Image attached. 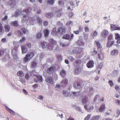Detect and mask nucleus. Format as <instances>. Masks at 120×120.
Listing matches in <instances>:
<instances>
[{
	"label": "nucleus",
	"mask_w": 120,
	"mask_h": 120,
	"mask_svg": "<svg viewBox=\"0 0 120 120\" xmlns=\"http://www.w3.org/2000/svg\"><path fill=\"white\" fill-rule=\"evenodd\" d=\"M38 73L37 72L34 71H32L30 73L31 75L35 76L36 78H34V81L36 82H42V78L41 76L36 75Z\"/></svg>",
	"instance_id": "obj_1"
},
{
	"label": "nucleus",
	"mask_w": 120,
	"mask_h": 120,
	"mask_svg": "<svg viewBox=\"0 0 120 120\" xmlns=\"http://www.w3.org/2000/svg\"><path fill=\"white\" fill-rule=\"evenodd\" d=\"M34 53L33 52L27 53L23 59V62L25 64L29 61L34 56Z\"/></svg>",
	"instance_id": "obj_2"
},
{
	"label": "nucleus",
	"mask_w": 120,
	"mask_h": 120,
	"mask_svg": "<svg viewBox=\"0 0 120 120\" xmlns=\"http://www.w3.org/2000/svg\"><path fill=\"white\" fill-rule=\"evenodd\" d=\"M80 97L82 99V102L83 104L86 105L89 104L88 101V98L87 97L85 96H82Z\"/></svg>",
	"instance_id": "obj_3"
},
{
	"label": "nucleus",
	"mask_w": 120,
	"mask_h": 120,
	"mask_svg": "<svg viewBox=\"0 0 120 120\" xmlns=\"http://www.w3.org/2000/svg\"><path fill=\"white\" fill-rule=\"evenodd\" d=\"M114 43L112 37H109L107 45L108 47H110Z\"/></svg>",
	"instance_id": "obj_4"
},
{
	"label": "nucleus",
	"mask_w": 120,
	"mask_h": 120,
	"mask_svg": "<svg viewBox=\"0 0 120 120\" xmlns=\"http://www.w3.org/2000/svg\"><path fill=\"white\" fill-rule=\"evenodd\" d=\"M90 84H91V83H88L86 84V86L85 87V89L87 90V91H89L90 92H91L94 90L93 88L91 87H90Z\"/></svg>",
	"instance_id": "obj_5"
},
{
	"label": "nucleus",
	"mask_w": 120,
	"mask_h": 120,
	"mask_svg": "<svg viewBox=\"0 0 120 120\" xmlns=\"http://www.w3.org/2000/svg\"><path fill=\"white\" fill-rule=\"evenodd\" d=\"M74 86L77 88L80 89L83 86V83L80 82H76L74 83Z\"/></svg>",
	"instance_id": "obj_6"
},
{
	"label": "nucleus",
	"mask_w": 120,
	"mask_h": 120,
	"mask_svg": "<svg viewBox=\"0 0 120 120\" xmlns=\"http://www.w3.org/2000/svg\"><path fill=\"white\" fill-rule=\"evenodd\" d=\"M45 80L48 85H49L50 84H53L54 83V81L52 78L49 77L46 78Z\"/></svg>",
	"instance_id": "obj_7"
},
{
	"label": "nucleus",
	"mask_w": 120,
	"mask_h": 120,
	"mask_svg": "<svg viewBox=\"0 0 120 120\" xmlns=\"http://www.w3.org/2000/svg\"><path fill=\"white\" fill-rule=\"evenodd\" d=\"M109 34V32L107 30H105L102 31L101 33V36L103 38H105Z\"/></svg>",
	"instance_id": "obj_8"
},
{
	"label": "nucleus",
	"mask_w": 120,
	"mask_h": 120,
	"mask_svg": "<svg viewBox=\"0 0 120 120\" xmlns=\"http://www.w3.org/2000/svg\"><path fill=\"white\" fill-rule=\"evenodd\" d=\"M98 47V52H101L102 49V45L100 44V43L98 41H96L95 42Z\"/></svg>",
	"instance_id": "obj_9"
},
{
	"label": "nucleus",
	"mask_w": 120,
	"mask_h": 120,
	"mask_svg": "<svg viewBox=\"0 0 120 120\" xmlns=\"http://www.w3.org/2000/svg\"><path fill=\"white\" fill-rule=\"evenodd\" d=\"M29 17L27 15H24L23 16V18L21 20V21L22 23H24L26 21H27L28 22H29Z\"/></svg>",
	"instance_id": "obj_10"
},
{
	"label": "nucleus",
	"mask_w": 120,
	"mask_h": 120,
	"mask_svg": "<svg viewBox=\"0 0 120 120\" xmlns=\"http://www.w3.org/2000/svg\"><path fill=\"white\" fill-rule=\"evenodd\" d=\"M94 102H100L101 101V98L99 95H97L95 96L94 98Z\"/></svg>",
	"instance_id": "obj_11"
},
{
	"label": "nucleus",
	"mask_w": 120,
	"mask_h": 120,
	"mask_svg": "<svg viewBox=\"0 0 120 120\" xmlns=\"http://www.w3.org/2000/svg\"><path fill=\"white\" fill-rule=\"evenodd\" d=\"M111 27L112 30H120V27L117 26L115 25L111 24Z\"/></svg>",
	"instance_id": "obj_12"
},
{
	"label": "nucleus",
	"mask_w": 120,
	"mask_h": 120,
	"mask_svg": "<svg viewBox=\"0 0 120 120\" xmlns=\"http://www.w3.org/2000/svg\"><path fill=\"white\" fill-rule=\"evenodd\" d=\"M94 63L93 61H90L87 64V66L88 68H91L94 66Z\"/></svg>",
	"instance_id": "obj_13"
},
{
	"label": "nucleus",
	"mask_w": 120,
	"mask_h": 120,
	"mask_svg": "<svg viewBox=\"0 0 120 120\" xmlns=\"http://www.w3.org/2000/svg\"><path fill=\"white\" fill-rule=\"evenodd\" d=\"M68 79H65L62 81L61 83V85L65 87L68 84Z\"/></svg>",
	"instance_id": "obj_14"
},
{
	"label": "nucleus",
	"mask_w": 120,
	"mask_h": 120,
	"mask_svg": "<svg viewBox=\"0 0 120 120\" xmlns=\"http://www.w3.org/2000/svg\"><path fill=\"white\" fill-rule=\"evenodd\" d=\"M115 39L117 40V42L118 44H120V35L118 33L115 34Z\"/></svg>",
	"instance_id": "obj_15"
},
{
	"label": "nucleus",
	"mask_w": 120,
	"mask_h": 120,
	"mask_svg": "<svg viewBox=\"0 0 120 120\" xmlns=\"http://www.w3.org/2000/svg\"><path fill=\"white\" fill-rule=\"evenodd\" d=\"M65 32V30L64 28H59L57 32L60 34H63Z\"/></svg>",
	"instance_id": "obj_16"
},
{
	"label": "nucleus",
	"mask_w": 120,
	"mask_h": 120,
	"mask_svg": "<svg viewBox=\"0 0 120 120\" xmlns=\"http://www.w3.org/2000/svg\"><path fill=\"white\" fill-rule=\"evenodd\" d=\"M84 107L85 109L88 111H90V110L93 109L94 108L93 106H90L88 105V104L84 105Z\"/></svg>",
	"instance_id": "obj_17"
},
{
	"label": "nucleus",
	"mask_w": 120,
	"mask_h": 120,
	"mask_svg": "<svg viewBox=\"0 0 120 120\" xmlns=\"http://www.w3.org/2000/svg\"><path fill=\"white\" fill-rule=\"evenodd\" d=\"M21 48L22 53H26L28 51V49L25 46H22L21 47Z\"/></svg>",
	"instance_id": "obj_18"
},
{
	"label": "nucleus",
	"mask_w": 120,
	"mask_h": 120,
	"mask_svg": "<svg viewBox=\"0 0 120 120\" xmlns=\"http://www.w3.org/2000/svg\"><path fill=\"white\" fill-rule=\"evenodd\" d=\"M38 16H34L32 18L29 17V22L31 23L33 22L36 21L37 20Z\"/></svg>",
	"instance_id": "obj_19"
},
{
	"label": "nucleus",
	"mask_w": 120,
	"mask_h": 120,
	"mask_svg": "<svg viewBox=\"0 0 120 120\" xmlns=\"http://www.w3.org/2000/svg\"><path fill=\"white\" fill-rule=\"evenodd\" d=\"M31 11V9L30 8H29L24 10L22 12V15H24L26 13L28 14L30 13Z\"/></svg>",
	"instance_id": "obj_20"
},
{
	"label": "nucleus",
	"mask_w": 120,
	"mask_h": 120,
	"mask_svg": "<svg viewBox=\"0 0 120 120\" xmlns=\"http://www.w3.org/2000/svg\"><path fill=\"white\" fill-rule=\"evenodd\" d=\"M62 11L61 9H58L56 10V16L57 17H60L62 14L63 13L61 12Z\"/></svg>",
	"instance_id": "obj_21"
},
{
	"label": "nucleus",
	"mask_w": 120,
	"mask_h": 120,
	"mask_svg": "<svg viewBox=\"0 0 120 120\" xmlns=\"http://www.w3.org/2000/svg\"><path fill=\"white\" fill-rule=\"evenodd\" d=\"M118 53V50H114L111 51L110 53L112 55L115 56L117 55Z\"/></svg>",
	"instance_id": "obj_22"
},
{
	"label": "nucleus",
	"mask_w": 120,
	"mask_h": 120,
	"mask_svg": "<svg viewBox=\"0 0 120 120\" xmlns=\"http://www.w3.org/2000/svg\"><path fill=\"white\" fill-rule=\"evenodd\" d=\"M63 93L65 97L70 96L71 95V94H69V93L66 90H64L63 91Z\"/></svg>",
	"instance_id": "obj_23"
},
{
	"label": "nucleus",
	"mask_w": 120,
	"mask_h": 120,
	"mask_svg": "<svg viewBox=\"0 0 120 120\" xmlns=\"http://www.w3.org/2000/svg\"><path fill=\"white\" fill-rule=\"evenodd\" d=\"M54 71V69L53 67H51L48 68L47 70V72L49 74H51L53 73Z\"/></svg>",
	"instance_id": "obj_24"
},
{
	"label": "nucleus",
	"mask_w": 120,
	"mask_h": 120,
	"mask_svg": "<svg viewBox=\"0 0 120 120\" xmlns=\"http://www.w3.org/2000/svg\"><path fill=\"white\" fill-rule=\"evenodd\" d=\"M105 109V105H102L98 110L99 112H101L103 111Z\"/></svg>",
	"instance_id": "obj_25"
},
{
	"label": "nucleus",
	"mask_w": 120,
	"mask_h": 120,
	"mask_svg": "<svg viewBox=\"0 0 120 120\" xmlns=\"http://www.w3.org/2000/svg\"><path fill=\"white\" fill-rule=\"evenodd\" d=\"M4 30L2 25L0 23V34H2L4 32Z\"/></svg>",
	"instance_id": "obj_26"
},
{
	"label": "nucleus",
	"mask_w": 120,
	"mask_h": 120,
	"mask_svg": "<svg viewBox=\"0 0 120 120\" xmlns=\"http://www.w3.org/2000/svg\"><path fill=\"white\" fill-rule=\"evenodd\" d=\"M10 24L11 26H18L17 22V21L15 22H10Z\"/></svg>",
	"instance_id": "obj_27"
},
{
	"label": "nucleus",
	"mask_w": 120,
	"mask_h": 120,
	"mask_svg": "<svg viewBox=\"0 0 120 120\" xmlns=\"http://www.w3.org/2000/svg\"><path fill=\"white\" fill-rule=\"evenodd\" d=\"M98 57L99 59L101 60H103L104 58V56L103 53H99L98 54Z\"/></svg>",
	"instance_id": "obj_28"
},
{
	"label": "nucleus",
	"mask_w": 120,
	"mask_h": 120,
	"mask_svg": "<svg viewBox=\"0 0 120 120\" xmlns=\"http://www.w3.org/2000/svg\"><path fill=\"white\" fill-rule=\"evenodd\" d=\"M5 31L6 32H9L10 31V27L7 24H5L4 26Z\"/></svg>",
	"instance_id": "obj_29"
},
{
	"label": "nucleus",
	"mask_w": 120,
	"mask_h": 120,
	"mask_svg": "<svg viewBox=\"0 0 120 120\" xmlns=\"http://www.w3.org/2000/svg\"><path fill=\"white\" fill-rule=\"evenodd\" d=\"M41 45L43 48H46L47 46V43L45 42L41 41Z\"/></svg>",
	"instance_id": "obj_30"
},
{
	"label": "nucleus",
	"mask_w": 120,
	"mask_h": 120,
	"mask_svg": "<svg viewBox=\"0 0 120 120\" xmlns=\"http://www.w3.org/2000/svg\"><path fill=\"white\" fill-rule=\"evenodd\" d=\"M60 74L62 77L64 78L66 76V73L64 70H62L60 71Z\"/></svg>",
	"instance_id": "obj_31"
},
{
	"label": "nucleus",
	"mask_w": 120,
	"mask_h": 120,
	"mask_svg": "<svg viewBox=\"0 0 120 120\" xmlns=\"http://www.w3.org/2000/svg\"><path fill=\"white\" fill-rule=\"evenodd\" d=\"M49 33V30L47 29H46L44 30V33L45 37H46L48 36Z\"/></svg>",
	"instance_id": "obj_32"
},
{
	"label": "nucleus",
	"mask_w": 120,
	"mask_h": 120,
	"mask_svg": "<svg viewBox=\"0 0 120 120\" xmlns=\"http://www.w3.org/2000/svg\"><path fill=\"white\" fill-rule=\"evenodd\" d=\"M48 40L49 42L52 44L55 45L56 44V42L52 38H49Z\"/></svg>",
	"instance_id": "obj_33"
},
{
	"label": "nucleus",
	"mask_w": 120,
	"mask_h": 120,
	"mask_svg": "<svg viewBox=\"0 0 120 120\" xmlns=\"http://www.w3.org/2000/svg\"><path fill=\"white\" fill-rule=\"evenodd\" d=\"M80 63V61L79 60H77L76 61L75 63V67H79V65Z\"/></svg>",
	"instance_id": "obj_34"
},
{
	"label": "nucleus",
	"mask_w": 120,
	"mask_h": 120,
	"mask_svg": "<svg viewBox=\"0 0 120 120\" xmlns=\"http://www.w3.org/2000/svg\"><path fill=\"white\" fill-rule=\"evenodd\" d=\"M75 72L76 73L78 74L81 71V68L80 67H75Z\"/></svg>",
	"instance_id": "obj_35"
},
{
	"label": "nucleus",
	"mask_w": 120,
	"mask_h": 120,
	"mask_svg": "<svg viewBox=\"0 0 120 120\" xmlns=\"http://www.w3.org/2000/svg\"><path fill=\"white\" fill-rule=\"evenodd\" d=\"M17 75L19 76L22 77L24 75V73L22 71H20L18 72L17 73Z\"/></svg>",
	"instance_id": "obj_36"
},
{
	"label": "nucleus",
	"mask_w": 120,
	"mask_h": 120,
	"mask_svg": "<svg viewBox=\"0 0 120 120\" xmlns=\"http://www.w3.org/2000/svg\"><path fill=\"white\" fill-rule=\"evenodd\" d=\"M92 120H99L100 118V116H94L92 118Z\"/></svg>",
	"instance_id": "obj_37"
},
{
	"label": "nucleus",
	"mask_w": 120,
	"mask_h": 120,
	"mask_svg": "<svg viewBox=\"0 0 120 120\" xmlns=\"http://www.w3.org/2000/svg\"><path fill=\"white\" fill-rule=\"evenodd\" d=\"M37 22L39 25H41L42 23V21L41 19L38 17L37 19Z\"/></svg>",
	"instance_id": "obj_38"
},
{
	"label": "nucleus",
	"mask_w": 120,
	"mask_h": 120,
	"mask_svg": "<svg viewBox=\"0 0 120 120\" xmlns=\"http://www.w3.org/2000/svg\"><path fill=\"white\" fill-rule=\"evenodd\" d=\"M53 14L52 13H47L45 14L46 16L48 18H50L53 16Z\"/></svg>",
	"instance_id": "obj_39"
},
{
	"label": "nucleus",
	"mask_w": 120,
	"mask_h": 120,
	"mask_svg": "<svg viewBox=\"0 0 120 120\" xmlns=\"http://www.w3.org/2000/svg\"><path fill=\"white\" fill-rule=\"evenodd\" d=\"M70 37V36L68 34H66L64 35L63 37V38L66 40H69Z\"/></svg>",
	"instance_id": "obj_40"
},
{
	"label": "nucleus",
	"mask_w": 120,
	"mask_h": 120,
	"mask_svg": "<svg viewBox=\"0 0 120 120\" xmlns=\"http://www.w3.org/2000/svg\"><path fill=\"white\" fill-rule=\"evenodd\" d=\"M57 57L58 59L59 62H60L62 60V57L60 55H58L57 56Z\"/></svg>",
	"instance_id": "obj_41"
},
{
	"label": "nucleus",
	"mask_w": 120,
	"mask_h": 120,
	"mask_svg": "<svg viewBox=\"0 0 120 120\" xmlns=\"http://www.w3.org/2000/svg\"><path fill=\"white\" fill-rule=\"evenodd\" d=\"M37 65V64L35 61H33L31 64V66L33 68L35 67Z\"/></svg>",
	"instance_id": "obj_42"
},
{
	"label": "nucleus",
	"mask_w": 120,
	"mask_h": 120,
	"mask_svg": "<svg viewBox=\"0 0 120 120\" xmlns=\"http://www.w3.org/2000/svg\"><path fill=\"white\" fill-rule=\"evenodd\" d=\"M18 50L16 48H15L12 49V54H14L17 53V52Z\"/></svg>",
	"instance_id": "obj_43"
},
{
	"label": "nucleus",
	"mask_w": 120,
	"mask_h": 120,
	"mask_svg": "<svg viewBox=\"0 0 120 120\" xmlns=\"http://www.w3.org/2000/svg\"><path fill=\"white\" fill-rule=\"evenodd\" d=\"M20 11L19 10H17L15 12V15H14V16L15 17H17L19 15L20 13Z\"/></svg>",
	"instance_id": "obj_44"
},
{
	"label": "nucleus",
	"mask_w": 120,
	"mask_h": 120,
	"mask_svg": "<svg viewBox=\"0 0 120 120\" xmlns=\"http://www.w3.org/2000/svg\"><path fill=\"white\" fill-rule=\"evenodd\" d=\"M68 26H72L73 25V23L71 21H69L67 22L66 24Z\"/></svg>",
	"instance_id": "obj_45"
},
{
	"label": "nucleus",
	"mask_w": 120,
	"mask_h": 120,
	"mask_svg": "<svg viewBox=\"0 0 120 120\" xmlns=\"http://www.w3.org/2000/svg\"><path fill=\"white\" fill-rule=\"evenodd\" d=\"M97 33L96 31H94L92 33L91 35L93 37H95L97 35Z\"/></svg>",
	"instance_id": "obj_46"
},
{
	"label": "nucleus",
	"mask_w": 120,
	"mask_h": 120,
	"mask_svg": "<svg viewBox=\"0 0 120 120\" xmlns=\"http://www.w3.org/2000/svg\"><path fill=\"white\" fill-rule=\"evenodd\" d=\"M54 2V0H48V3L50 4H52Z\"/></svg>",
	"instance_id": "obj_47"
},
{
	"label": "nucleus",
	"mask_w": 120,
	"mask_h": 120,
	"mask_svg": "<svg viewBox=\"0 0 120 120\" xmlns=\"http://www.w3.org/2000/svg\"><path fill=\"white\" fill-rule=\"evenodd\" d=\"M41 33H38L36 36V38L37 39H39L41 37Z\"/></svg>",
	"instance_id": "obj_48"
},
{
	"label": "nucleus",
	"mask_w": 120,
	"mask_h": 120,
	"mask_svg": "<svg viewBox=\"0 0 120 120\" xmlns=\"http://www.w3.org/2000/svg\"><path fill=\"white\" fill-rule=\"evenodd\" d=\"M15 33L17 34L19 36H21L22 34L21 32L19 30H18L15 31Z\"/></svg>",
	"instance_id": "obj_49"
},
{
	"label": "nucleus",
	"mask_w": 120,
	"mask_h": 120,
	"mask_svg": "<svg viewBox=\"0 0 120 120\" xmlns=\"http://www.w3.org/2000/svg\"><path fill=\"white\" fill-rule=\"evenodd\" d=\"M58 4L60 6H62L64 5L63 2L61 0L59 1Z\"/></svg>",
	"instance_id": "obj_50"
},
{
	"label": "nucleus",
	"mask_w": 120,
	"mask_h": 120,
	"mask_svg": "<svg viewBox=\"0 0 120 120\" xmlns=\"http://www.w3.org/2000/svg\"><path fill=\"white\" fill-rule=\"evenodd\" d=\"M79 49L77 48L76 49H74L73 50V52L74 53H79L80 52L78 51Z\"/></svg>",
	"instance_id": "obj_51"
},
{
	"label": "nucleus",
	"mask_w": 120,
	"mask_h": 120,
	"mask_svg": "<svg viewBox=\"0 0 120 120\" xmlns=\"http://www.w3.org/2000/svg\"><path fill=\"white\" fill-rule=\"evenodd\" d=\"M25 38L24 37H22V39H21L19 41L20 43L21 44L22 43L25 41Z\"/></svg>",
	"instance_id": "obj_52"
},
{
	"label": "nucleus",
	"mask_w": 120,
	"mask_h": 120,
	"mask_svg": "<svg viewBox=\"0 0 120 120\" xmlns=\"http://www.w3.org/2000/svg\"><path fill=\"white\" fill-rule=\"evenodd\" d=\"M81 28L79 27V30H76L73 31V33L75 34H78L79 33V32Z\"/></svg>",
	"instance_id": "obj_53"
},
{
	"label": "nucleus",
	"mask_w": 120,
	"mask_h": 120,
	"mask_svg": "<svg viewBox=\"0 0 120 120\" xmlns=\"http://www.w3.org/2000/svg\"><path fill=\"white\" fill-rule=\"evenodd\" d=\"M56 34V29H53L52 33V34L53 35H55Z\"/></svg>",
	"instance_id": "obj_54"
},
{
	"label": "nucleus",
	"mask_w": 120,
	"mask_h": 120,
	"mask_svg": "<svg viewBox=\"0 0 120 120\" xmlns=\"http://www.w3.org/2000/svg\"><path fill=\"white\" fill-rule=\"evenodd\" d=\"M12 55L14 59H16L18 57L17 55V53L14 54H12Z\"/></svg>",
	"instance_id": "obj_55"
},
{
	"label": "nucleus",
	"mask_w": 120,
	"mask_h": 120,
	"mask_svg": "<svg viewBox=\"0 0 120 120\" xmlns=\"http://www.w3.org/2000/svg\"><path fill=\"white\" fill-rule=\"evenodd\" d=\"M115 88L117 91H118L120 89V86H119L116 85V86Z\"/></svg>",
	"instance_id": "obj_56"
},
{
	"label": "nucleus",
	"mask_w": 120,
	"mask_h": 120,
	"mask_svg": "<svg viewBox=\"0 0 120 120\" xmlns=\"http://www.w3.org/2000/svg\"><path fill=\"white\" fill-rule=\"evenodd\" d=\"M8 109L9 110V111L10 112V113L13 115H14L15 114V113L14 112L11 110L9 109Z\"/></svg>",
	"instance_id": "obj_57"
},
{
	"label": "nucleus",
	"mask_w": 120,
	"mask_h": 120,
	"mask_svg": "<svg viewBox=\"0 0 120 120\" xmlns=\"http://www.w3.org/2000/svg\"><path fill=\"white\" fill-rule=\"evenodd\" d=\"M8 19V16L6 15L2 19V20L3 21H6Z\"/></svg>",
	"instance_id": "obj_58"
},
{
	"label": "nucleus",
	"mask_w": 120,
	"mask_h": 120,
	"mask_svg": "<svg viewBox=\"0 0 120 120\" xmlns=\"http://www.w3.org/2000/svg\"><path fill=\"white\" fill-rule=\"evenodd\" d=\"M26 45L29 49H30L31 47V43H27Z\"/></svg>",
	"instance_id": "obj_59"
},
{
	"label": "nucleus",
	"mask_w": 120,
	"mask_h": 120,
	"mask_svg": "<svg viewBox=\"0 0 120 120\" xmlns=\"http://www.w3.org/2000/svg\"><path fill=\"white\" fill-rule=\"evenodd\" d=\"M91 116L90 115H87L85 118V119L86 120H89Z\"/></svg>",
	"instance_id": "obj_60"
},
{
	"label": "nucleus",
	"mask_w": 120,
	"mask_h": 120,
	"mask_svg": "<svg viewBox=\"0 0 120 120\" xmlns=\"http://www.w3.org/2000/svg\"><path fill=\"white\" fill-rule=\"evenodd\" d=\"M116 114L117 115L116 116L118 117L119 115L120 114V111L119 110H118L117 111V112L116 113Z\"/></svg>",
	"instance_id": "obj_61"
},
{
	"label": "nucleus",
	"mask_w": 120,
	"mask_h": 120,
	"mask_svg": "<svg viewBox=\"0 0 120 120\" xmlns=\"http://www.w3.org/2000/svg\"><path fill=\"white\" fill-rule=\"evenodd\" d=\"M21 30L23 32V33L25 34L26 32V30L24 28H22L21 29Z\"/></svg>",
	"instance_id": "obj_62"
},
{
	"label": "nucleus",
	"mask_w": 120,
	"mask_h": 120,
	"mask_svg": "<svg viewBox=\"0 0 120 120\" xmlns=\"http://www.w3.org/2000/svg\"><path fill=\"white\" fill-rule=\"evenodd\" d=\"M109 83L110 84L111 86H112L113 85V83L112 82L111 80H109Z\"/></svg>",
	"instance_id": "obj_63"
},
{
	"label": "nucleus",
	"mask_w": 120,
	"mask_h": 120,
	"mask_svg": "<svg viewBox=\"0 0 120 120\" xmlns=\"http://www.w3.org/2000/svg\"><path fill=\"white\" fill-rule=\"evenodd\" d=\"M69 59L71 61H73L75 60V59L71 56L69 57Z\"/></svg>",
	"instance_id": "obj_64"
}]
</instances>
